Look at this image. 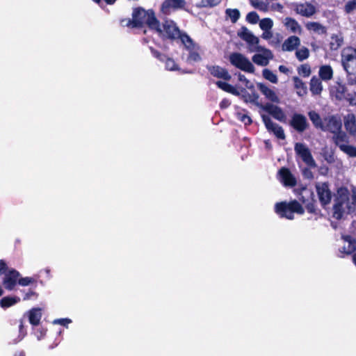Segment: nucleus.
Returning a JSON list of instances; mask_svg holds the SVG:
<instances>
[{
  "label": "nucleus",
  "instance_id": "obj_1",
  "mask_svg": "<svg viewBox=\"0 0 356 356\" xmlns=\"http://www.w3.org/2000/svg\"><path fill=\"white\" fill-rule=\"evenodd\" d=\"M3 275L2 285L8 291L15 289L17 284L26 286L35 282L31 277H22L20 273L15 268H10L4 259H0V276Z\"/></svg>",
  "mask_w": 356,
  "mask_h": 356
},
{
  "label": "nucleus",
  "instance_id": "obj_2",
  "mask_svg": "<svg viewBox=\"0 0 356 356\" xmlns=\"http://www.w3.org/2000/svg\"><path fill=\"white\" fill-rule=\"evenodd\" d=\"M127 24L132 25V28H143L147 25L150 29L161 33L160 22L156 17L154 11L152 9L147 10L142 7L134 8L131 20H128Z\"/></svg>",
  "mask_w": 356,
  "mask_h": 356
},
{
  "label": "nucleus",
  "instance_id": "obj_3",
  "mask_svg": "<svg viewBox=\"0 0 356 356\" xmlns=\"http://www.w3.org/2000/svg\"><path fill=\"white\" fill-rule=\"evenodd\" d=\"M275 211L281 218L293 220L294 213L302 215L305 213V209L297 200H294L289 202L284 201L276 203Z\"/></svg>",
  "mask_w": 356,
  "mask_h": 356
},
{
  "label": "nucleus",
  "instance_id": "obj_4",
  "mask_svg": "<svg viewBox=\"0 0 356 356\" xmlns=\"http://www.w3.org/2000/svg\"><path fill=\"white\" fill-rule=\"evenodd\" d=\"M351 197L350 200V192L345 186H341L337 189L334 202H339L346 204L347 213H351L356 209V186H353L351 188Z\"/></svg>",
  "mask_w": 356,
  "mask_h": 356
},
{
  "label": "nucleus",
  "instance_id": "obj_5",
  "mask_svg": "<svg viewBox=\"0 0 356 356\" xmlns=\"http://www.w3.org/2000/svg\"><path fill=\"white\" fill-rule=\"evenodd\" d=\"M295 193L298 199L306 205L307 211L310 213L316 214V201L314 200L313 192L306 186L300 185L295 189Z\"/></svg>",
  "mask_w": 356,
  "mask_h": 356
},
{
  "label": "nucleus",
  "instance_id": "obj_6",
  "mask_svg": "<svg viewBox=\"0 0 356 356\" xmlns=\"http://www.w3.org/2000/svg\"><path fill=\"white\" fill-rule=\"evenodd\" d=\"M229 61L233 66L243 72L251 74L254 72L255 69L253 64L246 56L241 53L233 52L230 54Z\"/></svg>",
  "mask_w": 356,
  "mask_h": 356
},
{
  "label": "nucleus",
  "instance_id": "obj_7",
  "mask_svg": "<svg viewBox=\"0 0 356 356\" xmlns=\"http://www.w3.org/2000/svg\"><path fill=\"white\" fill-rule=\"evenodd\" d=\"M341 63L348 74H354L356 72V49L345 48L341 52Z\"/></svg>",
  "mask_w": 356,
  "mask_h": 356
},
{
  "label": "nucleus",
  "instance_id": "obj_8",
  "mask_svg": "<svg viewBox=\"0 0 356 356\" xmlns=\"http://www.w3.org/2000/svg\"><path fill=\"white\" fill-rule=\"evenodd\" d=\"M296 154L309 168H316V163L312 152L304 143H296L294 146Z\"/></svg>",
  "mask_w": 356,
  "mask_h": 356
},
{
  "label": "nucleus",
  "instance_id": "obj_9",
  "mask_svg": "<svg viewBox=\"0 0 356 356\" xmlns=\"http://www.w3.org/2000/svg\"><path fill=\"white\" fill-rule=\"evenodd\" d=\"M161 33H159L163 39L176 40L180 31L179 28L172 19H165L162 24Z\"/></svg>",
  "mask_w": 356,
  "mask_h": 356
},
{
  "label": "nucleus",
  "instance_id": "obj_10",
  "mask_svg": "<svg viewBox=\"0 0 356 356\" xmlns=\"http://www.w3.org/2000/svg\"><path fill=\"white\" fill-rule=\"evenodd\" d=\"M316 189L321 205L325 207L329 204L331 202L332 195L329 188L328 183L323 182L322 184H317L316 185Z\"/></svg>",
  "mask_w": 356,
  "mask_h": 356
},
{
  "label": "nucleus",
  "instance_id": "obj_11",
  "mask_svg": "<svg viewBox=\"0 0 356 356\" xmlns=\"http://www.w3.org/2000/svg\"><path fill=\"white\" fill-rule=\"evenodd\" d=\"M261 118L268 131L273 132L279 139L283 140L285 138L284 131L281 126L273 122L270 118L266 115H261Z\"/></svg>",
  "mask_w": 356,
  "mask_h": 356
},
{
  "label": "nucleus",
  "instance_id": "obj_12",
  "mask_svg": "<svg viewBox=\"0 0 356 356\" xmlns=\"http://www.w3.org/2000/svg\"><path fill=\"white\" fill-rule=\"evenodd\" d=\"M290 125L299 133L305 131L309 126L306 117L300 113L293 115Z\"/></svg>",
  "mask_w": 356,
  "mask_h": 356
},
{
  "label": "nucleus",
  "instance_id": "obj_13",
  "mask_svg": "<svg viewBox=\"0 0 356 356\" xmlns=\"http://www.w3.org/2000/svg\"><path fill=\"white\" fill-rule=\"evenodd\" d=\"M261 108L268 113L275 119L280 122H285L286 115L283 110L278 106L270 103H266V104L261 105Z\"/></svg>",
  "mask_w": 356,
  "mask_h": 356
},
{
  "label": "nucleus",
  "instance_id": "obj_14",
  "mask_svg": "<svg viewBox=\"0 0 356 356\" xmlns=\"http://www.w3.org/2000/svg\"><path fill=\"white\" fill-rule=\"evenodd\" d=\"M257 51H263L264 54H256L252 59V61L258 65L266 66L268 64L269 60L273 57V53L270 49L261 48V47H257Z\"/></svg>",
  "mask_w": 356,
  "mask_h": 356
},
{
  "label": "nucleus",
  "instance_id": "obj_15",
  "mask_svg": "<svg viewBox=\"0 0 356 356\" xmlns=\"http://www.w3.org/2000/svg\"><path fill=\"white\" fill-rule=\"evenodd\" d=\"M324 121L326 124H324V129H322L323 131H327L334 134L341 129V121L334 115L325 118Z\"/></svg>",
  "mask_w": 356,
  "mask_h": 356
},
{
  "label": "nucleus",
  "instance_id": "obj_16",
  "mask_svg": "<svg viewBox=\"0 0 356 356\" xmlns=\"http://www.w3.org/2000/svg\"><path fill=\"white\" fill-rule=\"evenodd\" d=\"M280 181L286 186L293 187L296 185V179L290 170L286 167L281 168L278 171Z\"/></svg>",
  "mask_w": 356,
  "mask_h": 356
},
{
  "label": "nucleus",
  "instance_id": "obj_17",
  "mask_svg": "<svg viewBox=\"0 0 356 356\" xmlns=\"http://www.w3.org/2000/svg\"><path fill=\"white\" fill-rule=\"evenodd\" d=\"M331 93L338 100L349 99V94L348 93L347 87L345 84L340 82H336L335 85L332 88Z\"/></svg>",
  "mask_w": 356,
  "mask_h": 356
},
{
  "label": "nucleus",
  "instance_id": "obj_18",
  "mask_svg": "<svg viewBox=\"0 0 356 356\" xmlns=\"http://www.w3.org/2000/svg\"><path fill=\"white\" fill-rule=\"evenodd\" d=\"M238 35L252 47L258 45L259 42V38L253 35L245 26H243L241 29L240 31L238 32Z\"/></svg>",
  "mask_w": 356,
  "mask_h": 356
},
{
  "label": "nucleus",
  "instance_id": "obj_19",
  "mask_svg": "<svg viewBox=\"0 0 356 356\" xmlns=\"http://www.w3.org/2000/svg\"><path fill=\"white\" fill-rule=\"evenodd\" d=\"M208 70L211 74L214 77L222 79L225 81H229L232 78L228 71L225 68H223L219 65L209 67Z\"/></svg>",
  "mask_w": 356,
  "mask_h": 356
},
{
  "label": "nucleus",
  "instance_id": "obj_20",
  "mask_svg": "<svg viewBox=\"0 0 356 356\" xmlns=\"http://www.w3.org/2000/svg\"><path fill=\"white\" fill-rule=\"evenodd\" d=\"M257 87L260 92L266 97L267 99L273 103L280 102V99L276 95L275 92L268 88L266 85L262 83H257Z\"/></svg>",
  "mask_w": 356,
  "mask_h": 356
},
{
  "label": "nucleus",
  "instance_id": "obj_21",
  "mask_svg": "<svg viewBox=\"0 0 356 356\" xmlns=\"http://www.w3.org/2000/svg\"><path fill=\"white\" fill-rule=\"evenodd\" d=\"M177 39L181 40L186 49H200L199 45L185 32L180 31Z\"/></svg>",
  "mask_w": 356,
  "mask_h": 356
},
{
  "label": "nucleus",
  "instance_id": "obj_22",
  "mask_svg": "<svg viewBox=\"0 0 356 356\" xmlns=\"http://www.w3.org/2000/svg\"><path fill=\"white\" fill-rule=\"evenodd\" d=\"M251 90L252 92L250 93L246 90L245 88L241 89V92L242 93V97L244 102L253 103L258 107L261 108V105L263 104L258 102L259 95L255 92L254 89Z\"/></svg>",
  "mask_w": 356,
  "mask_h": 356
},
{
  "label": "nucleus",
  "instance_id": "obj_23",
  "mask_svg": "<svg viewBox=\"0 0 356 356\" xmlns=\"http://www.w3.org/2000/svg\"><path fill=\"white\" fill-rule=\"evenodd\" d=\"M300 38L296 35L289 37L283 43L284 51H292L300 44Z\"/></svg>",
  "mask_w": 356,
  "mask_h": 356
},
{
  "label": "nucleus",
  "instance_id": "obj_24",
  "mask_svg": "<svg viewBox=\"0 0 356 356\" xmlns=\"http://www.w3.org/2000/svg\"><path fill=\"white\" fill-rule=\"evenodd\" d=\"M332 210V216L337 220H341L343 218V214L346 212L347 213L346 204L339 202H334Z\"/></svg>",
  "mask_w": 356,
  "mask_h": 356
},
{
  "label": "nucleus",
  "instance_id": "obj_25",
  "mask_svg": "<svg viewBox=\"0 0 356 356\" xmlns=\"http://www.w3.org/2000/svg\"><path fill=\"white\" fill-rule=\"evenodd\" d=\"M309 89L312 95H320L323 90V86L321 79L314 76L309 83Z\"/></svg>",
  "mask_w": 356,
  "mask_h": 356
},
{
  "label": "nucleus",
  "instance_id": "obj_26",
  "mask_svg": "<svg viewBox=\"0 0 356 356\" xmlns=\"http://www.w3.org/2000/svg\"><path fill=\"white\" fill-rule=\"evenodd\" d=\"M334 144L341 149V145H346L348 143V137L346 132L342 131L341 129L334 134L332 137Z\"/></svg>",
  "mask_w": 356,
  "mask_h": 356
},
{
  "label": "nucleus",
  "instance_id": "obj_27",
  "mask_svg": "<svg viewBox=\"0 0 356 356\" xmlns=\"http://www.w3.org/2000/svg\"><path fill=\"white\" fill-rule=\"evenodd\" d=\"M42 318L41 309L33 308L29 312V323L33 325L37 326L40 323Z\"/></svg>",
  "mask_w": 356,
  "mask_h": 356
},
{
  "label": "nucleus",
  "instance_id": "obj_28",
  "mask_svg": "<svg viewBox=\"0 0 356 356\" xmlns=\"http://www.w3.org/2000/svg\"><path fill=\"white\" fill-rule=\"evenodd\" d=\"M296 11L301 15L309 17L315 13L316 10L313 5L308 3L307 5L300 4L297 7Z\"/></svg>",
  "mask_w": 356,
  "mask_h": 356
},
{
  "label": "nucleus",
  "instance_id": "obj_29",
  "mask_svg": "<svg viewBox=\"0 0 356 356\" xmlns=\"http://www.w3.org/2000/svg\"><path fill=\"white\" fill-rule=\"evenodd\" d=\"M319 79L323 81H330L333 77V70L330 65H322L318 71Z\"/></svg>",
  "mask_w": 356,
  "mask_h": 356
},
{
  "label": "nucleus",
  "instance_id": "obj_30",
  "mask_svg": "<svg viewBox=\"0 0 356 356\" xmlns=\"http://www.w3.org/2000/svg\"><path fill=\"white\" fill-rule=\"evenodd\" d=\"M344 126L349 134L355 135L356 134V120L353 114L348 115L344 120Z\"/></svg>",
  "mask_w": 356,
  "mask_h": 356
},
{
  "label": "nucleus",
  "instance_id": "obj_31",
  "mask_svg": "<svg viewBox=\"0 0 356 356\" xmlns=\"http://www.w3.org/2000/svg\"><path fill=\"white\" fill-rule=\"evenodd\" d=\"M308 116L312 121L314 127L316 129H324V124L320 115L315 111L308 112Z\"/></svg>",
  "mask_w": 356,
  "mask_h": 356
},
{
  "label": "nucleus",
  "instance_id": "obj_32",
  "mask_svg": "<svg viewBox=\"0 0 356 356\" xmlns=\"http://www.w3.org/2000/svg\"><path fill=\"white\" fill-rule=\"evenodd\" d=\"M305 27L308 31H312L318 34H326L327 29L321 24L317 22H309L305 24Z\"/></svg>",
  "mask_w": 356,
  "mask_h": 356
},
{
  "label": "nucleus",
  "instance_id": "obj_33",
  "mask_svg": "<svg viewBox=\"0 0 356 356\" xmlns=\"http://www.w3.org/2000/svg\"><path fill=\"white\" fill-rule=\"evenodd\" d=\"M185 5L186 1L184 0H165L162 4V7L163 9H179L183 8Z\"/></svg>",
  "mask_w": 356,
  "mask_h": 356
},
{
  "label": "nucleus",
  "instance_id": "obj_34",
  "mask_svg": "<svg viewBox=\"0 0 356 356\" xmlns=\"http://www.w3.org/2000/svg\"><path fill=\"white\" fill-rule=\"evenodd\" d=\"M20 301L17 296H6L0 300V307L3 309L10 307Z\"/></svg>",
  "mask_w": 356,
  "mask_h": 356
},
{
  "label": "nucleus",
  "instance_id": "obj_35",
  "mask_svg": "<svg viewBox=\"0 0 356 356\" xmlns=\"http://www.w3.org/2000/svg\"><path fill=\"white\" fill-rule=\"evenodd\" d=\"M285 26L291 32L301 33L302 29L298 22L293 18L286 17L285 19Z\"/></svg>",
  "mask_w": 356,
  "mask_h": 356
},
{
  "label": "nucleus",
  "instance_id": "obj_36",
  "mask_svg": "<svg viewBox=\"0 0 356 356\" xmlns=\"http://www.w3.org/2000/svg\"><path fill=\"white\" fill-rule=\"evenodd\" d=\"M216 86L222 90L234 95L238 96L240 95V92L235 88V87L227 82L218 81L216 82Z\"/></svg>",
  "mask_w": 356,
  "mask_h": 356
},
{
  "label": "nucleus",
  "instance_id": "obj_37",
  "mask_svg": "<svg viewBox=\"0 0 356 356\" xmlns=\"http://www.w3.org/2000/svg\"><path fill=\"white\" fill-rule=\"evenodd\" d=\"M343 239L348 242V247L344 248L345 252L348 254H351L356 250V241L350 235L343 236Z\"/></svg>",
  "mask_w": 356,
  "mask_h": 356
},
{
  "label": "nucleus",
  "instance_id": "obj_38",
  "mask_svg": "<svg viewBox=\"0 0 356 356\" xmlns=\"http://www.w3.org/2000/svg\"><path fill=\"white\" fill-rule=\"evenodd\" d=\"M225 14L229 17L232 23H236L240 18V11L236 8H227L225 10Z\"/></svg>",
  "mask_w": 356,
  "mask_h": 356
},
{
  "label": "nucleus",
  "instance_id": "obj_39",
  "mask_svg": "<svg viewBox=\"0 0 356 356\" xmlns=\"http://www.w3.org/2000/svg\"><path fill=\"white\" fill-rule=\"evenodd\" d=\"M222 0H201L200 3L197 4V7L202 8H213L221 3Z\"/></svg>",
  "mask_w": 356,
  "mask_h": 356
},
{
  "label": "nucleus",
  "instance_id": "obj_40",
  "mask_svg": "<svg viewBox=\"0 0 356 356\" xmlns=\"http://www.w3.org/2000/svg\"><path fill=\"white\" fill-rule=\"evenodd\" d=\"M262 75L265 79L270 81L273 83H277L278 81L277 75L269 69H264L262 71Z\"/></svg>",
  "mask_w": 356,
  "mask_h": 356
},
{
  "label": "nucleus",
  "instance_id": "obj_41",
  "mask_svg": "<svg viewBox=\"0 0 356 356\" xmlns=\"http://www.w3.org/2000/svg\"><path fill=\"white\" fill-rule=\"evenodd\" d=\"M273 22L270 18H264L259 22V27L263 31L271 30Z\"/></svg>",
  "mask_w": 356,
  "mask_h": 356
},
{
  "label": "nucleus",
  "instance_id": "obj_42",
  "mask_svg": "<svg viewBox=\"0 0 356 356\" xmlns=\"http://www.w3.org/2000/svg\"><path fill=\"white\" fill-rule=\"evenodd\" d=\"M236 118L244 123L245 125H250L252 122L251 118L245 111L237 112Z\"/></svg>",
  "mask_w": 356,
  "mask_h": 356
},
{
  "label": "nucleus",
  "instance_id": "obj_43",
  "mask_svg": "<svg viewBox=\"0 0 356 356\" xmlns=\"http://www.w3.org/2000/svg\"><path fill=\"white\" fill-rule=\"evenodd\" d=\"M296 56L299 61H302L309 57V51L307 47H303L296 51Z\"/></svg>",
  "mask_w": 356,
  "mask_h": 356
},
{
  "label": "nucleus",
  "instance_id": "obj_44",
  "mask_svg": "<svg viewBox=\"0 0 356 356\" xmlns=\"http://www.w3.org/2000/svg\"><path fill=\"white\" fill-rule=\"evenodd\" d=\"M341 150L351 157H356V147L353 145H341Z\"/></svg>",
  "mask_w": 356,
  "mask_h": 356
},
{
  "label": "nucleus",
  "instance_id": "obj_45",
  "mask_svg": "<svg viewBox=\"0 0 356 356\" xmlns=\"http://www.w3.org/2000/svg\"><path fill=\"white\" fill-rule=\"evenodd\" d=\"M298 73L304 77H308L311 74V67L308 64H302L298 69Z\"/></svg>",
  "mask_w": 356,
  "mask_h": 356
},
{
  "label": "nucleus",
  "instance_id": "obj_46",
  "mask_svg": "<svg viewBox=\"0 0 356 356\" xmlns=\"http://www.w3.org/2000/svg\"><path fill=\"white\" fill-rule=\"evenodd\" d=\"M189 51V54L188 56V60L197 62L201 60V56L197 52L199 49H188Z\"/></svg>",
  "mask_w": 356,
  "mask_h": 356
},
{
  "label": "nucleus",
  "instance_id": "obj_47",
  "mask_svg": "<svg viewBox=\"0 0 356 356\" xmlns=\"http://www.w3.org/2000/svg\"><path fill=\"white\" fill-rule=\"evenodd\" d=\"M246 20L252 24H257L259 20V16L255 11H252L246 15Z\"/></svg>",
  "mask_w": 356,
  "mask_h": 356
},
{
  "label": "nucleus",
  "instance_id": "obj_48",
  "mask_svg": "<svg viewBox=\"0 0 356 356\" xmlns=\"http://www.w3.org/2000/svg\"><path fill=\"white\" fill-rule=\"evenodd\" d=\"M238 79L239 81L244 83L246 88L249 89V90H254V84L252 82H250V81L248 80L245 76V75L239 73L238 75Z\"/></svg>",
  "mask_w": 356,
  "mask_h": 356
},
{
  "label": "nucleus",
  "instance_id": "obj_49",
  "mask_svg": "<svg viewBox=\"0 0 356 356\" xmlns=\"http://www.w3.org/2000/svg\"><path fill=\"white\" fill-rule=\"evenodd\" d=\"M163 62L165 63V67L167 70L171 71L178 70V66L172 58L166 56V58Z\"/></svg>",
  "mask_w": 356,
  "mask_h": 356
},
{
  "label": "nucleus",
  "instance_id": "obj_50",
  "mask_svg": "<svg viewBox=\"0 0 356 356\" xmlns=\"http://www.w3.org/2000/svg\"><path fill=\"white\" fill-rule=\"evenodd\" d=\"M355 10H356V0L348 1L344 6V11L346 13L350 14Z\"/></svg>",
  "mask_w": 356,
  "mask_h": 356
},
{
  "label": "nucleus",
  "instance_id": "obj_51",
  "mask_svg": "<svg viewBox=\"0 0 356 356\" xmlns=\"http://www.w3.org/2000/svg\"><path fill=\"white\" fill-rule=\"evenodd\" d=\"M150 51L154 57H155L156 58H157L158 60H159L162 62L164 61L165 59L166 58V56H167L166 55L161 53L160 51L154 49L153 47H150Z\"/></svg>",
  "mask_w": 356,
  "mask_h": 356
},
{
  "label": "nucleus",
  "instance_id": "obj_52",
  "mask_svg": "<svg viewBox=\"0 0 356 356\" xmlns=\"http://www.w3.org/2000/svg\"><path fill=\"white\" fill-rule=\"evenodd\" d=\"M311 168H309V167H306V168H304L302 170V176L307 179H314V175H313V172H312L311 170Z\"/></svg>",
  "mask_w": 356,
  "mask_h": 356
},
{
  "label": "nucleus",
  "instance_id": "obj_53",
  "mask_svg": "<svg viewBox=\"0 0 356 356\" xmlns=\"http://www.w3.org/2000/svg\"><path fill=\"white\" fill-rule=\"evenodd\" d=\"M293 81L294 83V87L296 89L305 88L304 82L298 76H293Z\"/></svg>",
  "mask_w": 356,
  "mask_h": 356
},
{
  "label": "nucleus",
  "instance_id": "obj_54",
  "mask_svg": "<svg viewBox=\"0 0 356 356\" xmlns=\"http://www.w3.org/2000/svg\"><path fill=\"white\" fill-rule=\"evenodd\" d=\"M72 323V320L67 318L56 319L54 321L55 324H59L63 326H67L69 323Z\"/></svg>",
  "mask_w": 356,
  "mask_h": 356
},
{
  "label": "nucleus",
  "instance_id": "obj_55",
  "mask_svg": "<svg viewBox=\"0 0 356 356\" xmlns=\"http://www.w3.org/2000/svg\"><path fill=\"white\" fill-rule=\"evenodd\" d=\"M47 332V329L44 327H40L37 329L35 334L37 336V338L38 339H41L42 338L44 337Z\"/></svg>",
  "mask_w": 356,
  "mask_h": 356
},
{
  "label": "nucleus",
  "instance_id": "obj_56",
  "mask_svg": "<svg viewBox=\"0 0 356 356\" xmlns=\"http://www.w3.org/2000/svg\"><path fill=\"white\" fill-rule=\"evenodd\" d=\"M38 294L32 290H29L23 297L24 300H28L32 298V297L38 298Z\"/></svg>",
  "mask_w": 356,
  "mask_h": 356
},
{
  "label": "nucleus",
  "instance_id": "obj_57",
  "mask_svg": "<svg viewBox=\"0 0 356 356\" xmlns=\"http://www.w3.org/2000/svg\"><path fill=\"white\" fill-rule=\"evenodd\" d=\"M231 105V102L228 99H222V101L220 102V108L221 109H225L228 108Z\"/></svg>",
  "mask_w": 356,
  "mask_h": 356
},
{
  "label": "nucleus",
  "instance_id": "obj_58",
  "mask_svg": "<svg viewBox=\"0 0 356 356\" xmlns=\"http://www.w3.org/2000/svg\"><path fill=\"white\" fill-rule=\"evenodd\" d=\"M273 37V33L271 30L269 31H264L261 38L265 40H269Z\"/></svg>",
  "mask_w": 356,
  "mask_h": 356
},
{
  "label": "nucleus",
  "instance_id": "obj_59",
  "mask_svg": "<svg viewBox=\"0 0 356 356\" xmlns=\"http://www.w3.org/2000/svg\"><path fill=\"white\" fill-rule=\"evenodd\" d=\"M128 20H131V19H129V18H124V19H120V25L122 26H127V27H129V28H132V25H129L127 24V22Z\"/></svg>",
  "mask_w": 356,
  "mask_h": 356
},
{
  "label": "nucleus",
  "instance_id": "obj_60",
  "mask_svg": "<svg viewBox=\"0 0 356 356\" xmlns=\"http://www.w3.org/2000/svg\"><path fill=\"white\" fill-rule=\"evenodd\" d=\"M278 69L280 72L284 73V74H288L289 72V68L284 65H280Z\"/></svg>",
  "mask_w": 356,
  "mask_h": 356
},
{
  "label": "nucleus",
  "instance_id": "obj_61",
  "mask_svg": "<svg viewBox=\"0 0 356 356\" xmlns=\"http://www.w3.org/2000/svg\"><path fill=\"white\" fill-rule=\"evenodd\" d=\"M255 6L259 10H265L266 6L264 3H257Z\"/></svg>",
  "mask_w": 356,
  "mask_h": 356
},
{
  "label": "nucleus",
  "instance_id": "obj_62",
  "mask_svg": "<svg viewBox=\"0 0 356 356\" xmlns=\"http://www.w3.org/2000/svg\"><path fill=\"white\" fill-rule=\"evenodd\" d=\"M14 356H25V353L24 351H19L15 353Z\"/></svg>",
  "mask_w": 356,
  "mask_h": 356
},
{
  "label": "nucleus",
  "instance_id": "obj_63",
  "mask_svg": "<svg viewBox=\"0 0 356 356\" xmlns=\"http://www.w3.org/2000/svg\"><path fill=\"white\" fill-rule=\"evenodd\" d=\"M107 4H113L116 0H104Z\"/></svg>",
  "mask_w": 356,
  "mask_h": 356
},
{
  "label": "nucleus",
  "instance_id": "obj_64",
  "mask_svg": "<svg viewBox=\"0 0 356 356\" xmlns=\"http://www.w3.org/2000/svg\"><path fill=\"white\" fill-rule=\"evenodd\" d=\"M353 260L354 264L356 266V252L354 253V254L353 255Z\"/></svg>",
  "mask_w": 356,
  "mask_h": 356
}]
</instances>
